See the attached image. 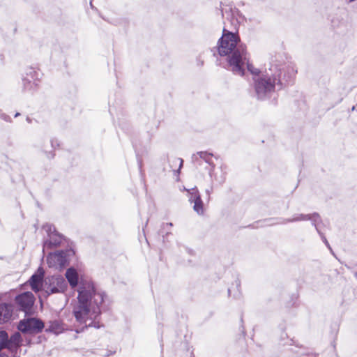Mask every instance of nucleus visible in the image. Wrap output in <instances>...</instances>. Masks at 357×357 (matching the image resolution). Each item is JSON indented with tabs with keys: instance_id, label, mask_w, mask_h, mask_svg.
Instances as JSON below:
<instances>
[{
	"instance_id": "nucleus-1",
	"label": "nucleus",
	"mask_w": 357,
	"mask_h": 357,
	"mask_svg": "<svg viewBox=\"0 0 357 357\" xmlns=\"http://www.w3.org/2000/svg\"><path fill=\"white\" fill-rule=\"evenodd\" d=\"M77 303L73 313L82 328L96 326L94 321L100 314V306L104 301V293L97 289L91 281L81 280L77 289Z\"/></svg>"
},
{
	"instance_id": "nucleus-2",
	"label": "nucleus",
	"mask_w": 357,
	"mask_h": 357,
	"mask_svg": "<svg viewBox=\"0 0 357 357\" xmlns=\"http://www.w3.org/2000/svg\"><path fill=\"white\" fill-rule=\"evenodd\" d=\"M218 51L220 56L227 57L229 68L234 74L243 76L246 69L250 73H256L245 45L240 43L236 33L227 30L225 27L218 42Z\"/></svg>"
},
{
	"instance_id": "nucleus-3",
	"label": "nucleus",
	"mask_w": 357,
	"mask_h": 357,
	"mask_svg": "<svg viewBox=\"0 0 357 357\" xmlns=\"http://www.w3.org/2000/svg\"><path fill=\"white\" fill-rule=\"evenodd\" d=\"M256 73L253 76V86L258 99L265 100L271 97L275 91V86L281 82L280 77L284 68L272 63L268 70L261 73L255 68Z\"/></svg>"
},
{
	"instance_id": "nucleus-4",
	"label": "nucleus",
	"mask_w": 357,
	"mask_h": 357,
	"mask_svg": "<svg viewBox=\"0 0 357 357\" xmlns=\"http://www.w3.org/2000/svg\"><path fill=\"white\" fill-rule=\"evenodd\" d=\"M39 73L32 68H27L22 75L23 89L27 92H33L38 89Z\"/></svg>"
},
{
	"instance_id": "nucleus-5",
	"label": "nucleus",
	"mask_w": 357,
	"mask_h": 357,
	"mask_svg": "<svg viewBox=\"0 0 357 357\" xmlns=\"http://www.w3.org/2000/svg\"><path fill=\"white\" fill-rule=\"evenodd\" d=\"M43 327V322L36 318L24 319L20 321L18 325V329L26 333H38L42 331Z\"/></svg>"
},
{
	"instance_id": "nucleus-6",
	"label": "nucleus",
	"mask_w": 357,
	"mask_h": 357,
	"mask_svg": "<svg viewBox=\"0 0 357 357\" xmlns=\"http://www.w3.org/2000/svg\"><path fill=\"white\" fill-rule=\"evenodd\" d=\"M68 257L66 252L61 251L50 253L47 257V263L50 268L62 269L68 264Z\"/></svg>"
},
{
	"instance_id": "nucleus-7",
	"label": "nucleus",
	"mask_w": 357,
	"mask_h": 357,
	"mask_svg": "<svg viewBox=\"0 0 357 357\" xmlns=\"http://www.w3.org/2000/svg\"><path fill=\"white\" fill-rule=\"evenodd\" d=\"M49 282L50 284L45 290V292L48 295L56 293H63L68 288V284L65 279L60 275L52 276L49 279Z\"/></svg>"
},
{
	"instance_id": "nucleus-8",
	"label": "nucleus",
	"mask_w": 357,
	"mask_h": 357,
	"mask_svg": "<svg viewBox=\"0 0 357 357\" xmlns=\"http://www.w3.org/2000/svg\"><path fill=\"white\" fill-rule=\"evenodd\" d=\"M35 298L31 292L22 293L15 298V302L20 310L27 312L33 305Z\"/></svg>"
},
{
	"instance_id": "nucleus-9",
	"label": "nucleus",
	"mask_w": 357,
	"mask_h": 357,
	"mask_svg": "<svg viewBox=\"0 0 357 357\" xmlns=\"http://www.w3.org/2000/svg\"><path fill=\"white\" fill-rule=\"evenodd\" d=\"M189 193V201L193 204L194 211L199 215H202L204 212V203L201 199L199 192L197 188L190 190H186Z\"/></svg>"
},
{
	"instance_id": "nucleus-10",
	"label": "nucleus",
	"mask_w": 357,
	"mask_h": 357,
	"mask_svg": "<svg viewBox=\"0 0 357 357\" xmlns=\"http://www.w3.org/2000/svg\"><path fill=\"white\" fill-rule=\"evenodd\" d=\"M44 277V271L42 268H38L37 272L33 274L29 280V284L33 291L36 293L41 290L43 287V281Z\"/></svg>"
},
{
	"instance_id": "nucleus-11",
	"label": "nucleus",
	"mask_w": 357,
	"mask_h": 357,
	"mask_svg": "<svg viewBox=\"0 0 357 357\" xmlns=\"http://www.w3.org/2000/svg\"><path fill=\"white\" fill-rule=\"evenodd\" d=\"M306 220H311L312 224L315 226L317 231H319V229L317 228V223L320 220V217L317 213L306 214V215L305 214H296L293 217V218L287 220L285 221V222L306 221Z\"/></svg>"
},
{
	"instance_id": "nucleus-12",
	"label": "nucleus",
	"mask_w": 357,
	"mask_h": 357,
	"mask_svg": "<svg viewBox=\"0 0 357 357\" xmlns=\"http://www.w3.org/2000/svg\"><path fill=\"white\" fill-rule=\"evenodd\" d=\"M225 18L226 20L230 22L231 26H233L234 29H236L238 26L244 21V17L236 9H231L229 13H226Z\"/></svg>"
},
{
	"instance_id": "nucleus-13",
	"label": "nucleus",
	"mask_w": 357,
	"mask_h": 357,
	"mask_svg": "<svg viewBox=\"0 0 357 357\" xmlns=\"http://www.w3.org/2000/svg\"><path fill=\"white\" fill-rule=\"evenodd\" d=\"M62 236L58 233L55 231L50 232L49 234V238L44 243L43 250L60 245L62 242Z\"/></svg>"
},
{
	"instance_id": "nucleus-14",
	"label": "nucleus",
	"mask_w": 357,
	"mask_h": 357,
	"mask_svg": "<svg viewBox=\"0 0 357 357\" xmlns=\"http://www.w3.org/2000/svg\"><path fill=\"white\" fill-rule=\"evenodd\" d=\"M65 276L72 289L79 284V275L77 270L73 267L67 269Z\"/></svg>"
},
{
	"instance_id": "nucleus-15",
	"label": "nucleus",
	"mask_w": 357,
	"mask_h": 357,
	"mask_svg": "<svg viewBox=\"0 0 357 357\" xmlns=\"http://www.w3.org/2000/svg\"><path fill=\"white\" fill-rule=\"evenodd\" d=\"M12 315V306L8 304H0V323L8 321Z\"/></svg>"
},
{
	"instance_id": "nucleus-16",
	"label": "nucleus",
	"mask_w": 357,
	"mask_h": 357,
	"mask_svg": "<svg viewBox=\"0 0 357 357\" xmlns=\"http://www.w3.org/2000/svg\"><path fill=\"white\" fill-rule=\"evenodd\" d=\"M213 154L206 151H199L192 155V160L194 162H198L199 159H203L209 165L212 164L211 158Z\"/></svg>"
},
{
	"instance_id": "nucleus-17",
	"label": "nucleus",
	"mask_w": 357,
	"mask_h": 357,
	"mask_svg": "<svg viewBox=\"0 0 357 357\" xmlns=\"http://www.w3.org/2000/svg\"><path fill=\"white\" fill-rule=\"evenodd\" d=\"M63 330V326L59 321H50L47 328V331L56 335L61 333Z\"/></svg>"
},
{
	"instance_id": "nucleus-18",
	"label": "nucleus",
	"mask_w": 357,
	"mask_h": 357,
	"mask_svg": "<svg viewBox=\"0 0 357 357\" xmlns=\"http://www.w3.org/2000/svg\"><path fill=\"white\" fill-rule=\"evenodd\" d=\"M22 342V337L20 333H14L8 340V347H17L20 346Z\"/></svg>"
},
{
	"instance_id": "nucleus-19",
	"label": "nucleus",
	"mask_w": 357,
	"mask_h": 357,
	"mask_svg": "<svg viewBox=\"0 0 357 357\" xmlns=\"http://www.w3.org/2000/svg\"><path fill=\"white\" fill-rule=\"evenodd\" d=\"M6 347H8V334L6 332L1 331H0V350Z\"/></svg>"
},
{
	"instance_id": "nucleus-20",
	"label": "nucleus",
	"mask_w": 357,
	"mask_h": 357,
	"mask_svg": "<svg viewBox=\"0 0 357 357\" xmlns=\"http://www.w3.org/2000/svg\"><path fill=\"white\" fill-rule=\"evenodd\" d=\"M210 176L211 177H214V179L217 181L219 183L222 184L225 182V176H221L220 178H218L215 175H213L212 171H210Z\"/></svg>"
},
{
	"instance_id": "nucleus-21",
	"label": "nucleus",
	"mask_w": 357,
	"mask_h": 357,
	"mask_svg": "<svg viewBox=\"0 0 357 357\" xmlns=\"http://www.w3.org/2000/svg\"><path fill=\"white\" fill-rule=\"evenodd\" d=\"M177 160L179 162V169H180L183 166V161L181 158H178Z\"/></svg>"
},
{
	"instance_id": "nucleus-22",
	"label": "nucleus",
	"mask_w": 357,
	"mask_h": 357,
	"mask_svg": "<svg viewBox=\"0 0 357 357\" xmlns=\"http://www.w3.org/2000/svg\"><path fill=\"white\" fill-rule=\"evenodd\" d=\"M211 192H212V189H206V193L208 195V198L210 197V195H211Z\"/></svg>"
},
{
	"instance_id": "nucleus-23",
	"label": "nucleus",
	"mask_w": 357,
	"mask_h": 357,
	"mask_svg": "<svg viewBox=\"0 0 357 357\" xmlns=\"http://www.w3.org/2000/svg\"><path fill=\"white\" fill-rule=\"evenodd\" d=\"M322 239H323L324 242L325 243V244H326L328 247H329V244H328V241H327L326 238L324 236H322Z\"/></svg>"
},
{
	"instance_id": "nucleus-24",
	"label": "nucleus",
	"mask_w": 357,
	"mask_h": 357,
	"mask_svg": "<svg viewBox=\"0 0 357 357\" xmlns=\"http://www.w3.org/2000/svg\"><path fill=\"white\" fill-rule=\"evenodd\" d=\"M0 357H8V356L5 354H0Z\"/></svg>"
},
{
	"instance_id": "nucleus-25",
	"label": "nucleus",
	"mask_w": 357,
	"mask_h": 357,
	"mask_svg": "<svg viewBox=\"0 0 357 357\" xmlns=\"http://www.w3.org/2000/svg\"><path fill=\"white\" fill-rule=\"evenodd\" d=\"M19 115H20V114H19V113H17V114L15 115V117H17V116H18Z\"/></svg>"
},
{
	"instance_id": "nucleus-26",
	"label": "nucleus",
	"mask_w": 357,
	"mask_h": 357,
	"mask_svg": "<svg viewBox=\"0 0 357 357\" xmlns=\"http://www.w3.org/2000/svg\"><path fill=\"white\" fill-rule=\"evenodd\" d=\"M355 277L357 279V272L355 273Z\"/></svg>"
},
{
	"instance_id": "nucleus-27",
	"label": "nucleus",
	"mask_w": 357,
	"mask_h": 357,
	"mask_svg": "<svg viewBox=\"0 0 357 357\" xmlns=\"http://www.w3.org/2000/svg\"><path fill=\"white\" fill-rule=\"evenodd\" d=\"M228 291H229V294H230L231 289H228Z\"/></svg>"
},
{
	"instance_id": "nucleus-28",
	"label": "nucleus",
	"mask_w": 357,
	"mask_h": 357,
	"mask_svg": "<svg viewBox=\"0 0 357 357\" xmlns=\"http://www.w3.org/2000/svg\"><path fill=\"white\" fill-rule=\"evenodd\" d=\"M355 0H349V2L354 1Z\"/></svg>"
}]
</instances>
